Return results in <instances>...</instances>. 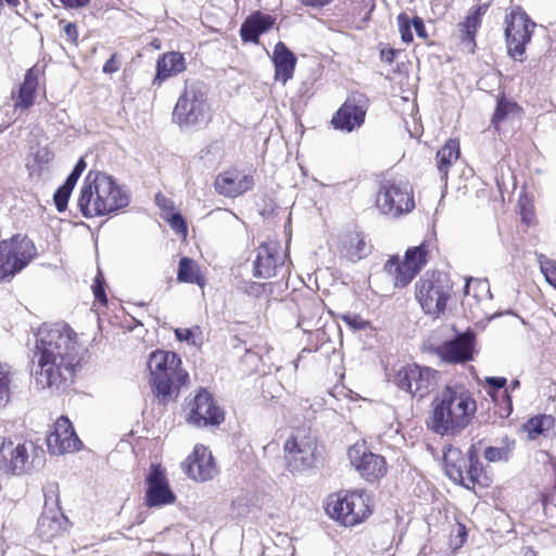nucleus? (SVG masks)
I'll return each instance as SVG.
<instances>
[{"mask_svg":"<svg viewBox=\"0 0 556 556\" xmlns=\"http://www.w3.org/2000/svg\"><path fill=\"white\" fill-rule=\"evenodd\" d=\"M342 320L353 329H364L366 327V321L358 315H343Z\"/></svg>","mask_w":556,"mask_h":556,"instance_id":"nucleus-48","label":"nucleus"},{"mask_svg":"<svg viewBox=\"0 0 556 556\" xmlns=\"http://www.w3.org/2000/svg\"><path fill=\"white\" fill-rule=\"evenodd\" d=\"M541 270L546 281L556 289V263L547 261L541 265Z\"/></svg>","mask_w":556,"mask_h":556,"instance_id":"nucleus-45","label":"nucleus"},{"mask_svg":"<svg viewBox=\"0 0 556 556\" xmlns=\"http://www.w3.org/2000/svg\"><path fill=\"white\" fill-rule=\"evenodd\" d=\"M472 281V278H469L467 279L466 281V285H465V293H469V287H470V282Z\"/></svg>","mask_w":556,"mask_h":556,"instance_id":"nucleus-63","label":"nucleus"},{"mask_svg":"<svg viewBox=\"0 0 556 556\" xmlns=\"http://www.w3.org/2000/svg\"><path fill=\"white\" fill-rule=\"evenodd\" d=\"M554 424V419L549 415H538L530 418L525 424V429L529 433L530 439H534L535 437L544 433L545 430H548Z\"/></svg>","mask_w":556,"mask_h":556,"instance_id":"nucleus-35","label":"nucleus"},{"mask_svg":"<svg viewBox=\"0 0 556 556\" xmlns=\"http://www.w3.org/2000/svg\"><path fill=\"white\" fill-rule=\"evenodd\" d=\"M175 336L178 341H189L192 337V331L188 328H177Z\"/></svg>","mask_w":556,"mask_h":556,"instance_id":"nucleus-54","label":"nucleus"},{"mask_svg":"<svg viewBox=\"0 0 556 556\" xmlns=\"http://www.w3.org/2000/svg\"><path fill=\"white\" fill-rule=\"evenodd\" d=\"M155 200L157 205L161 206L162 208H167L168 206H170L169 204H172L169 200H167L164 195L160 193L156 194Z\"/></svg>","mask_w":556,"mask_h":556,"instance_id":"nucleus-57","label":"nucleus"},{"mask_svg":"<svg viewBox=\"0 0 556 556\" xmlns=\"http://www.w3.org/2000/svg\"><path fill=\"white\" fill-rule=\"evenodd\" d=\"M77 180L78 178H76L73 174H70L63 185L67 186L71 189H74V187L77 184Z\"/></svg>","mask_w":556,"mask_h":556,"instance_id":"nucleus-59","label":"nucleus"},{"mask_svg":"<svg viewBox=\"0 0 556 556\" xmlns=\"http://www.w3.org/2000/svg\"><path fill=\"white\" fill-rule=\"evenodd\" d=\"M52 157L53 154L46 147L38 148V150L35 153V162L38 164L39 169H42L45 166H47L52 160Z\"/></svg>","mask_w":556,"mask_h":556,"instance_id":"nucleus-47","label":"nucleus"},{"mask_svg":"<svg viewBox=\"0 0 556 556\" xmlns=\"http://www.w3.org/2000/svg\"><path fill=\"white\" fill-rule=\"evenodd\" d=\"M305 323V318L301 315L299 326L302 327L305 331H308V329L304 328Z\"/></svg>","mask_w":556,"mask_h":556,"instance_id":"nucleus-61","label":"nucleus"},{"mask_svg":"<svg viewBox=\"0 0 556 556\" xmlns=\"http://www.w3.org/2000/svg\"><path fill=\"white\" fill-rule=\"evenodd\" d=\"M37 79L33 76L31 71H28L23 84L20 86L17 99L14 104L15 108L22 110L28 109L34 103Z\"/></svg>","mask_w":556,"mask_h":556,"instance_id":"nucleus-31","label":"nucleus"},{"mask_svg":"<svg viewBox=\"0 0 556 556\" xmlns=\"http://www.w3.org/2000/svg\"><path fill=\"white\" fill-rule=\"evenodd\" d=\"M181 359L172 351L155 350L148 361L150 384L160 403L166 404L188 382L189 375L181 367Z\"/></svg>","mask_w":556,"mask_h":556,"instance_id":"nucleus-4","label":"nucleus"},{"mask_svg":"<svg viewBox=\"0 0 556 556\" xmlns=\"http://www.w3.org/2000/svg\"><path fill=\"white\" fill-rule=\"evenodd\" d=\"M397 25H399V30H400L402 40L405 43L412 42L414 39L413 33H412L413 24H412V20L409 18V16L406 13H401L397 16Z\"/></svg>","mask_w":556,"mask_h":556,"instance_id":"nucleus-40","label":"nucleus"},{"mask_svg":"<svg viewBox=\"0 0 556 556\" xmlns=\"http://www.w3.org/2000/svg\"><path fill=\"white\" fill-rule=\"evenodd\" d=\"M475 332L466 330L435 348V354L445 363L464 364L473 358Z\"/></svg>","mask_w":556,"mask_h":556,"instance_id":"nucleus-16","label":"nucleus"},{"mask_svg":"<svg viewBox=\"0 0 556 556\" xmlns=\"http://www.w3.org/2000/svg\"><path fill=\"white\" fill-rule=\"evenodd\" d=\"M438 377L437 370L413 364L400 368L393 382L413 396L424 399L437 387Z\"/></svg>","mask_w":556,"mask_h":556,"instance_id":"nucleus-10","label":"nucleus"},{"mask_svg":"<svg viewBox=\"0 0 556 556\" xmlns=\"http://www.w3.org/2000/svg\"><path fill=\"white\" fill-rule=\"evenodd\" d=\"M177 280L179 282L197 283L199 286L204 285L198 264L187 256L181 257L179 261Z\"/></svg>","mask_w":556,"mask_h":556,"instance_id":"nucleus-30","label":"nucleus"},{"mask_svg":"<svg viewBox=\"0 0 556 556\" xmlns=\"http://www.w3.org/2000/svg\"><path fill=\"white\" fill-rule=\"evenodd\" d=\"M121 67V62L117 61V54L113 53L111 58L103 65V72L105 74L116 73Z\"/></svg>","mask_w":556,"mask_h":556,"instance_id":"nucleus-51","label":"nucleus"},{"mask_svg":"<svg viewBox=\"0 0 556 556\" xmlns=\"http://www.w3.org/2000/svg\"><path fill=\"white\" fill-rule=\"evenodd\" d=\"M485 10L486 9L484 7H477L475 10L469 12L464 22L458 24L460 40L471 52L475 50V36L481 25V17L485 13Z\"/></svg>","mask_w":556,"mask_h":556,"instance_id":"nucleus-26","label":"nucleus"},{"mask_svg":"<svg viewBox=\"0 0 556 556\" xmlns=\"http://www.w3.org/2000/svg\"><path fill=\"white\" fill-rule=\"evenodd\" d=\"M477 403L463 387H445L432 401L427 427L439 435H456L471 421Z\"/></svg>","mask_w":556,"mask_h":556,"instance_id":"nucleus-2","label":"nucleus"},{"mask_svg":"<svg viewBox=\"0 0 556 556\" xmlns=\"http://www.w3.org/2000/svg\"><path fill=\"white\" fill-rule=\"evenodd\" d=\"M376 204L383 215L400 217L415 207L413 188L404 179L386 180L379 189Z\"/></svg>","mask_w":556,"mask_h":556,"instance_id":"nucleus-7","label":"nucleus"},{"mask_svg":"<svg viewBox=\"0 0 556 556\" xmlns=\"http://www.w3.org/2000/svg\"><path fill=\"white\" fill-rule=\"evenodd\" d=\"M12 379V367L8 363L0 361V408L5 407L10 402Z\"/></svg>","mask_w":556,"mask_h":556,"instance_id":"nucleus-33","label":"nucleus"},{"mask_svg":"<svg viewBox=\"0 0 556 556\" xmlns=\"http://www.w3.org/2000/svg\"><path fill=\"white\" fill-rule=\"evenodd\" d=\"M286 254L281 251L278 241L262 243L256 249L253 262V276L260 279H269L278 275L285 265Z\"/></svg>","mask_w":556,"mask_h":556,"instance_id":"nucleus-15","label":"nucleus"},{"mask_svg":"<svg viewBox=\"0 0 556 556\" xmlns=\"http://www.w3.org/2000/svg\"><path fill=\"white\" fill-rule=\"evenodd\" d=\"M285 452L289 466L295 470L309 468L315 463L316 443L312 438H289L285 443Z\"/></svg>","mask_w":556,"mask_h":556,"instance_id":"nucleus-20","label":"nucleus"},{"mask_svg":"<svg viewBox=\"0 0 556 556\" xmlns=\"http://www.w3.org/2000/svg\"><path fill=\"white\" fill-rule=\"evenodd\" d=\"M482 471V466L479 460V455L473 445H471L467 452L466 459V470L465 476L466 480H469L472 484L479 481L480 473Z\"/></svg>","mask_w":556,"mask_h":556,"instance_id":"nucleus-36","label":"nucleus"},{"mask_svg":"<svg viewBox=\"0 0 556 556\" xmlns=\"http://www.w3.org/2000/svg\"><path fill=\"white\" fill-rule=\"evenodd\" d=\"M60 530V525L53 518L47 515H41L38 519L37 531L45 540H50L56 535Z\"/></svg>","mask_w":556,"mask_h":556,"instance_id":"nucleus-37","label":"nucleus"},{"mask_svg":"<svg viewBox=\"0 0 556 556\" xmlns=\"http://www.w3.org/2000/svg\"><path fill=\"white\" fill-rule=\"evenodd\" d=\"M351 465L368 481H374L387 472L386 459L367 450L364 444H355L349 448Z\"/></svg>","mask_w":556,"mask_h":556,"instance_id":"nucleus-17","label":"nucleus"},{"mask_svg":"<svg viewBox=\"0 0 556 556\" xmlns=\"http://www.w3.org/2000/svg\"><path fill=\"white\" fill-rule=\"evenodd\" d=\"M36 254V248L27 237L14 236L0 241V282L11 280L24 269Z\"/></svg>","mask_w":556,"mask_h":556,"instance_id":"nucleus-8","label":"nucleus"},{"mask_svg":"<svg viewBox=\"0 0 556 556\" xmlns=\"http://www.w3.org/2000/svg\"><path fill=\"white\" fill-rule=\"evenodd\" d=\"M71 174H73L76 178L79 179V177L81 176V172H79V169H76V168H73V170L71 172Z\"/></svg>","mask_w":556,"mask_h":556,"instance_id":"nucleus-62","label":"nucleus"},{"mask_svg":"<svg viewBox=\"0 0 556 556\" xmlns=\"http://www.w3.org/2000/svg\"><path fill=\"white\" fill-rule=\"evenodd\" d=\"M73 192V189L68 188L67 186H60L54 194H53V201L55 204V207L58 212H64L67 208L68 200L71 198V194Z\"/></svg>","mask_w":556,"mask_h":556,"instance_id":"nucleus-39","label":"nucleus"},{"mask_svg":"<svg viewBox=\"0 0 556 556\" xmlns=\"http://www.w3.org/2000/svg\"><path fill=\"white\" fill-rule=\"evenodd\" d=\"M517 108L516 103H511L504 98L497 100V105L492 117V124L497 128L498 124L505 119L508 113Z\"/></svg>","mask_w":556,"mask_h":556,"instance_id":"nucleus-38","label":"nucleus"},{"mask_svg":"<svg viewBox=\"0 0 556 556\" xmlns=\"http://www.w3.org/2000/svg\"><path fill=\"white\" fill-rule=\"evenodd\" d=\"M146 485L144 504L148 507H162L175 503L176 495L160 465L152 464L150 466L146 476Z\"/></svg>","mask_w":556,"mask_h":556,"instance_id":"nucleus-13","label":"nucleus"},{"mask_svg":"<svg viewBox=\"0 0 556 556\" xmlns=\"http://www.w3.org/2000/svg\"><path fill=\"white\" fill-rule=\"evenodd\" d=\"M484 381L489 387L486 391L489 396H491L493 401H497V394L501 390L505 389L507 379L505 377H485Z\"/></svg>","mask_w":556,"mask_h":556,"instance_id":"nucleus-41","label":"nucleus"},{"mask_svg":"<svg viewBox=\"0 0 556 556\" xmlns=\"http://www.w3.org/2000/svg\"><path fill=\"white\" fill-rule=\"evenodd\" d=\"M47 445L51 454L60 455L79 450L81 442L76 433L70 434H49Z\"/></svg>","mask_w":556,"mask_h":556,"instance_id":"nucleus-28","label":"nucleus"},{"mask_svg":"<svg viewBox=\"0 0 556 556\" xmlns=\"http://www.w3.org/2000/svg\"><path fill=\"white\" fill-rule=\"evenodd\" d=\"M253 186V175L237 169L219 174L214 182L216 192L229 198H237L251 190Z\"/></svg>","mask_w":556,"mask_h":556,"instance_id":"nucleus-21","label":"nucleus"},{"mask_svg":"<svg viewBox=\"0 0 556 556\" xmlns=\"http://www.w3.org/2000/svg\"><path fill=\"white\" fill-rule=\"evenodd\" d=\"M86 166H87V165H86L85 160H84L83 157H80V159L78 160V162L76 163V165L74 166V168L79 169V172H81V173H83V172L86 169Z\"/></svg>","mask_w":556,"mask_h":556,"instance_id":"nucleus-60","label":"nucleus"},{"mask_svg":"<svg viewBox=\"0 0 556 556\" xmlns=\"http://www.w3.org/2000/svg\"><path fill=\"white\" fill-rule=\"evenodd\" d=\"M92 290H93L94 298L99 302L106 303L108 300H106V294L104 291V279L100 273L94 278V282L92 285Z\"/></svg>","mask_w":556,"mask_h":556,"instance_id":"nucleus-46","label":"nucleus"},{"mask_svg":"<svg viewBox=\"0 0 556 556\" xmlns=\"http://www.w3.org/2000/svg\"><path fill=\"white\" fill-rule=\"evenodd\" d=\"M533 23L521 8H514L508 15H506L505 37L508 53L514 59L521 60L526 51V46L530 42L533 28Z\"/></svg>","mask_w":556,"mask_h":556,"instance_id":"nucleus-12","label":"nucleus"},{"mask_svg":"<svg viewBox=\"0 0 556 556\" xmlns=\"http://www.w3.org/2000/svg\"><path fill=\"white\" fill-rule=\"evenodd\" d=\"M38 369L35 380L41 388L60 389L73 381L80 365L83 348L76 333L64 323L41 326L36 333Z\"/></svg>","mask_w":556,"mask_h":556,"instance_id":"nucleus-1","label":"nucleus"},{"mask_svg":"<svg viewBox=\"0 0 556 556\" xmlns=\"http://www.w3.org/2000/svg\"><path fill=\"white\" fill-rule=\"evenodd\" d=\"M460 533H465V527H462Z\"/></svg>","mask_w":556,"mask_h":556,"instance_id":"nucleus-64","label":"nucleus"},{"mask_svg":"<svg viewBox=\"0 0 556 556\" xmlns=\"http://www.w3.org/2000/svg\"><path fill=\"white\" fill-rule=\"evenodd\" d=\"M428 252L427 244L421 243L417 247L408 248L402 262L399 256H392L386 263V270L394 274L395 287L404 288L415 278L427 264Z\"/></svg>","mask_w":556,"mask_h":556,"instance_id":"nucleus-11","label":"nucleus"},{"mask_svg":"<svg viewBox=\"0 0 556 556\" xmlns=\"http://www.w3.org/2000/svg\"><path fill=\"white\" fill-rule=\"evenodd\" d=\"M453 283L443 271H427L415 283V296L422 312L434 318L444 315Z\"/></svg>","mask_w":556,"mask_h":556,"instance_id":"nucleus-6","label":"nucleus"},{"mask_svg":"<svg viewBox=\"0 0 556 556\" xmlns=\"http://www.w3.org/2000/svg\"><path fill=\"white\" fill-rule=\"evenodd\" d=\"M412 24H413V27H414V29L416 31V35L419 38L426 39L428 37L427 30H426V27H425V23H424V20L421 17L414 16L412 18Z\"/></svg>","mask_w":556,"mask_h":556,"instance_id":"nucleus-52","label":"nucleus"},{"mask_svg":"<svg viewBox=\"0 0 556 556\" xmlns=\"http://www.w3.org/2000/svg\"><path fill=\"white\" fill-rule=\"evenodd\" d=\"M129 204L128 191L102 172L90 170L77 198V207L86 218L109 215Z\"/></svg>","mask_w":556,"mask_h":556,"instance_id":"nucleus-3","label":"nucleus"},{"mask_svg":"<svg viewBox=\"0 0 556 556\" xmlns=\"http://www.w3.org/2000/svg\"><path fill=\"white\" fill-rule=\"evenodd\" d=\"M190 405L188 421L197 427L218 426L224 421V412L205 389L200 390Z\"/></svg>","mask_w":556,"mask_h":556,"instance_id":"nucleus-18","label":"nucleus"},{"mask_svg":"<svg viewBox=\"0 0 556 556\" xmlns=\"http://www.w3.org/2000/svg\"><path fill=\"white\" fill-rule=\"evenodd\" d=\"M302 4L312 8H324L328 5L332 0H300Z\"/></svg>","mask_w":556,"mask_h":556,"instance_id":"nucleus-55","label":"nucleus"},{"mask_svg":"<svg viewBox=\"0 0 556 556\" xmlns=\"http://www.w3.org/2000/svg\"><path fill=\"white\" fill-rule=\"evenodd\" d=\"M327 511L345 527H353L371 514L369 495L365 491L340 493L327 504Z\"/></svg>","mask_w":556,"mask_h":556,"instance_id":"nucleus-9","label":"nucleus"},{"mask_svg":"<svg viewBox=\"0 0 556 556\" xmlns=\"http://www.w3.org/2000/svg\"><path fill=\"white\" fill-rule=\"evenodd\" d=\"M459 143L457 140H448L437 153L438 169L441 179H446L448 167L459 157Z\"/></svg>","mask_w":556,"mask_h":556,"instance_id":"nucleus-29","label":"nucleus"},{"mask_svg":"<svg viewBox=\"0 0 556 556\" xmlns=\"http://www.w3.org/2000/svg\"><path fill=\"white\" fill-rule=\"evenodd\" d=\"M63 30H64V33L66 35L67 40L71 43H73V45H77L78 30H77L76 24H74V23H65L64 27H63Z\"/></svg>","mask_w":556,"mask_h":556,"instance_id":"nucleus-50","label":"nucleus"},{"mask_svg":"<svg viewBox=\"0 0 556 556\" xmlns=\"http://www.w3.org/2000/svg\"><path fill=\"white\" fill-rule=\"evenodd\" d=\"M185 68V58L180 52L165 53L156 62V74L152 84L160 86L167 78L184 72Z\"/></svg>","mask_w":556,"mask_h":556,"instance_id":"nucleus-25","label":"nucleus"},{"mask_svg":"<svg viewBox=\"0 0 556 556\" xmlns=\"http://www.w3.org/2000/svg\"><path fill=\"white\" fill-rule=\"evenodd\" d=\"M445 471L450 479L464 485L466 481V459L462 457L459 450L450 448L443 456Z\"/></svg>","mask_w":556,"mask_h":556,"instance_id":"nucleus-27","label":"nucleus"},{"mask_svg":"<svg viewBox=\"0 0 556 556\" xmlns=\"http://www.w3.org/2000/svg\"><path fill=\"white\" fill-rule=\"evenodd\" d=\"M55 491H56V485H54V484L49 485L47 489H45L46 504L48 503L49 500L53 498V496L55 495Z\"/></svg>","mask_w":556,"mask_h":556,"instance_id":"nucleus-58","label":"nucleus"},{"mask_svg":"<svg viewBox=\"0 0 556 556\" xmlns=\"http://www.w3.org/2000/svg\"><path fill=\"white\" fill-rule=\"evenodd\" d=\"M515 446L514 440L505 439L502 446H489L484 451V458L490 463L508 462Z\"/></svg>","mask_w":556,"mask_h":556,"instance_id":"nucleus-34","label":"nucleus"},{"mask_svg":"<svg viewBox=\"0 0 556 556\" xmlns=\"http://www.w3.org/2000/svg\"><path fill=\"white\" fill-rule=\"evenodd\" d=\"M345 249L346 256L352 262H357L364 258L370 252V247L367 244L364 237L357 232H353L348 236Z\"/></svg>","mask_w":556,"mask_h":556,"instance_id":"nucleus-32","label":"nucleus"},{"mask_svg":"<svg viewBox=\"0 0 556 556\" xmlns=\"http://www.w3.org/2000/svg\"><path fill=\"white\" fill-rule=\"evenodd\" d=\"M67 8H83L86 7L90 0H60Z\"/></svg>","mask_w":556,"mask_h":556,"instance_id":"nucleus-56","label":"nucleus"},{"mask_svg":"<svg viewBox=\"0 0 556 556\" xmlns=\"http://www.w3.org/2000/svg\"><path fill=\"white\" fill-rule=\"evenodd\" d=\"M236 288L250 296L258 298L265 291L266 285L254 281H240Z\"/></svg>","mask_w":556,"mask_h":556,"instance_id":"nucleus-42","label":"nucleus"},{"mask_svg":"<svg viewBox=\"0 0 556 556\" xmlns=\"http://www.w3.org/2000/svg\"><path fill=\"white\" fill-rule=\"evenodd\" d=\"M274 23L275 18L268 14L261 12L252 13L240 27L242 41L257 43L260 36L269 30Z\"/></svg>","mask_w":556,"mask_h":556,"instance_id":"nucleus-24","label":"nucleus"},{"mask_svg":"<svg viewBox=\"0 0 556 556\" xmlns=\"http://www.w3.org/2000/svg\"><path fill=\"white\" fill-rule=\"evenodd\" d=\"M271 59L275 65V79L285 85L293 76L296 56L283 42L279 41L274 48Z\"/></svg>","mask_w":556,"mask_h":556,"instance_id":"nucleus-23","label":"nucleus"},{"mask_svg":"<svg viewBox=\"0 0 556 556\" xmlns=\"http://www.w3.org/2000/svg\"><path fill=\"white\" fill-rule=\"evenodd\" d=\"M75 433L74 428L67 417H60L54 425V430L50 434H70Z\"/></svg>","mask_w":556,"mask_h":556,"instance_id":"nucleus-43","label":"nucleus"},{"mask_svg":"<svg viewBox=\"0 0 556 556\" xmlns=\"http://www.w3.org/2000/svg\"><path fill=\"white\" fill-rule=\"evenodd\" d=\"M186 473L195 481H207L216 472L212 453L203 445H197L185 462Z\"/></svg>","mask_w":556,"mask_h":556,"instance_id":"nucleus-22","label":"nucleus"},{"mask_svg":"<svg viewBox=\"0 0 556 556\" xmlns=\"http://www.w3.org/2000/svg\"><path fill=\"white\" fill-rule=\"evenodd\" d=\"M396 50L389 48V49H381L380 51V58L383 62L391 64L395 59Z\"/></svg>","mask_w":556,"mask_h":556,"instance_id":"nucleus-53","label":"nucleus"},{"mask_svg":"<svg viewBox=\"0 0 556 556\" xmlns=\"http://www.w3.org/2000/svg\"><path fill=\"white\" fill-rule=\"evenodd\" d=\"M28 447L26 443L0 438V471L21 476L27 469Z\"/></svg>","mask_w":556,"mask_h":556,"instance_id":"nucleus-19","label":"nucleus"},{"mask_svg":"<svg viewBox=\"0 0 556 556\" xmlns=\"http://www.w3.org/2000/svg\"><path fill=\"white\" fill-rule=\"evenodd\" d=\"M168 223L177 233L187 235V224L180 213H173L168 218Z\"/></svg>","mask_w":556,"mask_h":556,"instance_id":"nucleus-44","label":"nucleus"},{"mask_svg":"<svg viewBox=\"0 0 556 556\" xmlns=\"http://www.w3.org/2000/svg\"><path fill=\"white\" fill-rule=\"evenodd\" d=\"M207 87L199 81H186L173 111V121L184 131H198L212 119Z\"/></svg>","mask_w":556,"mask_h":556,"instance_id":"nucleus-5","label":"nucleus"},{"mask_svg":"<svg viewBox=\"0 0 556 556\" xmlns=\"http://www.w3.org/2000/svg\"><path fill=\"white\" fill-rule=\"evenodd\" d=\"M368 99L363 93L350 96L332 117L336 129L352 131L359 128L365 121Z\"/></svg>","mask_w":556,"mask_h":556,"instance_id":"nucleus-14","label":"nucleus"},{"mask_svg":"<svg viewBox=\"0 0 556 556\" xmlns=\"http://www.w3.org/2000/svg\"><path fill=\"white\" fill-rule=\"evenodd\" d=\"M519 387H520V381L518 379H514L510 382L509 387L505 388L502 391V396L507 402V415H509L511 413V410H513V405H511V399H510V395H509V391L516 390Z\"/></svg>","mask_w":556,"mask_h":556,"instance_id":"nucleus-49","label":"nucleus"}]
</instances>
